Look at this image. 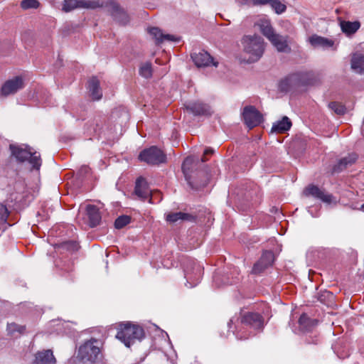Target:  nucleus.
Listing matches in <instances>:
<instances>
[{"instance_id": "41", "label": "nucleus", "mask_w": 364, "mask_h": 364, "mask_svg": "<svg viewBox=\"0 0 364 364\" xmlns=\"http://www.w3.org/2000/svg\"><path fill=\"white\" fill-rule=\"evenodd\" d=\"M1 210H4L5 212V214H6V216L7 217L8 216V210H7V208L5 207V206H1Z\"/></svg>"}, {"instance_id": "40", "label": "nucleus", "mask_w": 364, "mask_h": 364, "mask_svg": "<svg viewBox=\"0 0 364 364\" xmlns=\"http://www.w3.org/2000/svg\"><path fill=\"white\" fill-rule=\"evenodd\" d=\"M213 149H210V148H208V149H206L205 151H204V154H203V156L202 157L201 159V161L203 162H205L207 161V159L205 158V155H208V154H212L213 153Z\"/></svg>"}, {"instance_id": "33", "label": "nucleus", "mask_w": 364, "mask_h": 364, "mask_svg": "<svg viewBox=\"0 0 364 364\" xmlns=\"http://www.w3.org/2000/svg\"><path fill=\"white\" fill-rule=\"evenodd\" d=\"M139 74L143 77L149 78L152 75L151 64L150 63H145L139 68Z\"/></svg>"}, {"instance_id": "26", "label": "nucleus", "mask_w": 364, "mask_h": 364, "mask_svg": "<svg viewBox=\"0 0 364 364\" xmlns=\"http://www.w3.org/2000/svg\"><path fill=\"white\" fill-rule=\"evenodd\" d=\"M87 215L89 218L90 225L95 227L101 220L99 209L94 205H88L86 207Z\"/></svg>"}, {"instance_id": "17", "label": "nucleus", "mask_w": 364, "mask_h": 364, "mask_svg": "<svg viewBox=\"0 0 364 364\" xmlns=\"http://www.w3.org/2000/svg\"><path fill=\"white\" fill-rule=\"evenodd\" d=\"M149 33L155 40L156 44H161L165 41H179L180 38L173 35L164 34L161 29L157 27H151L148 29Z\"/></svg>"}, {"instance_id": "2", "label": "nucleus", "mask_w": 364, "mask_h": 364, "mask_svg": "<svg viewBox=\"0 0 364 364\" xmlns=\"http://www.w3.org/2000/svg\"><path fill=\"white\" fill-rule=\"evenodd\" d=\"M242 43L244 51L250 55L248 63L258 60L264 50V43L259 36H246L242 38Z\"/></svg>"}, {"instance_id": "22", "label": "nucleus", "mask_w": 364, "mask_h": 364, "mask_svg": "<svg viewBox=\"0 0 364 364\" xmlns=\"http://www.w3.org/2000/svg\"><path fill=\"white\" fill-rule=\"evenodd\" d=\"M309 41L314 48H321L323 49L333 47L334 45L333 40L316 34L309 37Z\"/></svg>"}, {"instance_id": "14", "label": "nucleus", "mask_w": 364, "mask_h": 364, "mask_svg": "<svg viewBox=\"0 0 364 364\" xmlns=\"http://www.w3.org/2000/svg\"><path fill=\"white\" fill-rule=\"evenodd\" d=\"M191 58L197 67H207L210 65L217 67L218 63L214 61L213 58L206 51H200L191 55Z\"/></svg>"}, {"instance_id": "7", "label": "nucleus", "mask_w": 364, "mask_h": 364, "mask_svg": "<svg viewBox=\"0 0 364 364\" xmlns=\"http://www.w3.org/2000/svg\"><path fill=\"white\" fill-rule=\"evenodd\" d=\"M139 159L151 165H159L162 163H165L166 161V154L156 146H151L149 149L143 150L139 156Z\"/></svg>"}, {"instance_id": "27", "label": "nucleus", "mask_w": 364, "mask_h": 364, "mask_svg": "<svg viewBox=\"0 0 364 364\" xmlns=\"http://www.w3.org/2000/svg\"><path fill=\"white\" fill-rule=\"evenodd\" d=\"M193 219V217L191 215L183 212L169 213L166 216V221L173 224Z\"/></svg>"}, {"instance_id": "19", "label": "nucleus", "mask_w": 364, "mask_h": 364, "mask_svg": "<svg viewBox=\"0 0 364 364\" xmlns=\"http://www.w3.org/2000/svg\"><path fill=\"white\" fill-rule=\"evenodd\" d=\"M350 68L358 74L364 75V53L356 52L352 54L350 58Z\"/></svg>"}, {"instance_id": "4", "label": "nucleus", "mask_w": 364, "mask_h": 364, "mask_svg": "<svg viewBox=\"0 0 364 364\" xmlns=\"http://www.w3.org/2000/svg\"><path fill=\"white\" fill-rule=\"evenodd\" d=\"M312 75L311 73L308 72L291 74L281 80L279 83V89L282 92H287L297 86L309 85L311 83Z\"/></svg>"}, {"instance_id": "16", "label": "nucleus", "mask_w": 364, "mask_h": 364, "mask_svg": "<svg viewBox=\"0 0 364 364\" xmlns=\"http://www.w3.org/2000/svg\"><path fill=\"white\" fill-rule=\"evenodd\" d=\"M134 193L141 200H145L149 198V202L151 203V191L149 188L147 183L144 178L141 177L137 178Z\"/></svg>"}, {"instance_id": "30", "label": "nucleus", "mask_w": 364, "mask_h": 364, "mask_svg": "<svg viewBox=\"0 0 364 364\" xmlns=\"http://www.w3.org/2000/svg\"><path fill=\"white\" fill-rule=\"evenodd\" d=\"M300 328L304 331H310L317 324L316 319H311L306 314H302L299 319Z\"/></svg>"}, {"instance_id": "32", "label": "nucleus", "mask_w": 364, "mask_h": 364, "mask_svg": "<svg viewBox=\"0 0 364 364\" xmlns=\"http://www.w3.org/2000/svg\"><path fill=\"white\" fill-rule=\"evenodd\" d=\"M328 107L336 114L343 115L346 109L343 105L337 102H331L328 104Z\"/></svg>"}, {"instance_id": "1", "label": "nucleus", "mask_w": 364, "mask_h": 364, "mask_svg": "<svg viewBox=\"0 0 364 364\" xmlns=\"http://www.w3.org/2000/svg\"><path fill=\"white\" fill-rule=\"evenodd\" d=\"M144 337V331L142 327L130 322L121 323L116 335V338L128 348L136 341H141Z\"/></svg>"}, {"instance_id": "31", "label": "nucleus", "mask_w": 364, "mask_h": 364, "mask_svg": "<svg viewBox=\"0 0 364 364\" xmlns=\"http://www.w3.org/2000/svg\"><path fill=\"white\" fill-rule=\"evenodd\" d=\"M25 331V326L19 325L16 323H8L7 325V331L11 336L14 335L16 333H18L19 334L23 333Z\"/></svg>"}, {"instance_id": "9", "label": "nucleus", "mask_w": 364, "mask_h": 364, "mask_svg": "<svg viewBox=\"0 0 364 364\" xmlns=\"http://www.w3.org/2000/svg\"><path fill=\"white\" fill-rule=\"evenodd\" d=\"M241 323L255 330L262 331L264 328V318L258 313L247 312L244 314L241 317Z\"/></svg>"}, {"instance_id": "29", "label": "nucleus", "mask_w": 364, "mask_h": 364, "mask_svg": "<svg viewBox=\"0 0 364 364\" xmlns=\"http://www.w3.org/2000/svg\"><path fill=\"white\" fill-rule=\"evenodd\" d=\"M340 26L341 31L346 35L355 33L360 27V23L358 21L351 22L346 21H341Z\"/></svg>"}, {"instance_id": "28", "label": "nucleus", "mask_w": 364, "mask_h": 364, "mask_svg": "<svg viewBox=\"0 0 364 364\" xmlns=\"http://www.w3.org/2000/svg\"><path fill=\"white\" fill-rule=\"evenodd\" d=\"M193 163V159L191 156L187 157L183 161V163L182 164V171L185 176V178L188 183L189 184L190 187L193 189L198 190L200 186H194L192 181H191V176H189V170L191 168V166Z\"/></svg>"}, {"instance_id": "13", "label": "nucleus", "mask_w": 364, "mask_h": 364, "mask_svg": "<svg viewBox=\"0 0 364 364\" xmlns=\"http://www.w3.org/2000/svg\"><path fill=\"white\" fill-rule=\"evenodd\" d=\"M274 259V253L271 251H265L263 252L260 259L256 262L252 269V273L258 274L262 273L268 267L272 265Z\"/></svg>"}, {"instance_id": "8", "label": "nucleus", "mask_w": 364, "mask_h": 364, "mask_svg": "<svg viewBox=\"0 0 364 364\" xmlns=\"http://www.w3.org/2000/svg\"><path fill=\"white\" fill-rule=\"evenodd\" d=\"M242 117L245 124L252 129L258 126L262 121L261 113L253 106H246L242 112Z\"/></svg>"}, {"instance_id": "12", "label": "nucleus", "mask_w": 364, "mask_h": 364, "mask_svg": "<svg viewBox=\"0 0 364 364\" xmlns=\"http://www.w3.org/2000/svg\"><path fill=\"white\" fill-rule=\"evenodd\" d=\"M24 86L23 81L21 77L17 76L11 80H7L1 89V95L3 96H8L9 95L15 94L19 90H21Z\"/></svg>"}, {"instance_id": "15", "label": "nucleus", "mask_w": 364, "mask_h": 364, "mask_svg": "<svg viewBox=\"0 0 364 364\" xmlns=\"http://www.w3.org/2000/svg\"><path fill=\"white\" fill-rule=\"evenodd\" d=\"M288 36H282L275 32L269 41L278 52L289 53L291 48L288 44Z\"/></svg>"}, {"instance_id": "24", "label": "nucleus", "mask_w": 364, "mask_h": 364, "mask_svg": "<svg viewBox=\"0 0 364 364\" xmlns=\"http://www.w3.org/2000/svg\"><path fill=\"white\" fill-rule=\"evenodd\" d=\"M88 90L92 100H99L102 98V92L100 87V81L97 77H92L89 80Z\"/></svg>"}, {"instance_id": "20", "label": "nucleus", "mask_w": 364, "mask_h": 364, "mask_svg": "<svg viewBox=\"0 0 364 364\" xmlns=\"http://www.w3.org/2000/svg\"><path fill=\"white\" fill-rule=\"evenodd\" d=\"M56 359L51 350L38 351L35 355V360L32 364H55Z\"/></svg>"}, {"instance_id": "3", "label": "nucleus", "mask_w": 364, "mask_h": 364, "mask_svg": "<svg viewBox=\"0 0 364 364\" xmlns=\"http://www.w3.org/2000/svg\"><path fill=\"white\" fill-rule=\"evenodd\" d=\"M102 347L100 340L92 338L80 346L78 358L83 362L95 363L99 359Z\"/></svg>"}, {"instance_id": "43", "label": "nucleus", "mask_w": 364, "mask_h": 364, "mask_svg": "<svg viewBox=\"0 0 364 364\" xmlns=\"http://www.w3.org/2000/svg\"><path fill=\"white\" fill-rule=\"evenodd\" d=\"M360 210L364 211V203L361 205Z\"/></svg>"}, {"instance_id": "38", "label": "nucleus", "mask_w": 364, "mask_h": 364, "mask_svg": "<svg viewBox=\"0 0 364 364\" xmlns=\"http://www.w3.org/2000/svg\"><path fill=\"white\" fill-rule=\"evenodd\" d=\"M61 247L70 252H75L78 250L79 245L75 241H68L61 245Z\"/></svg>"}, {"instance_id": "44", "label": "nucleus", "mask_w": 364, "mask_h": 364, "mask_svg": "<svg viewBox=\"0 0 364 364\" xmlns=\"http://www.w3.org/2000/svg\"><path fill=\"white\" fill-rule=\"evenodd\" d=\"M363 123H364V120H363Z\"/></svg>"}, {"instance_id": "21", "label": "nucleus", "mask_w": 364, "mask_h": 364, "mask_svg": "<svg viewBox=\"0 0 364 364\" xmlns=\"http://www.w3.org/2000/svg\"><path fill=\"white\" fill-rule=\"evenodd\" d=\"M358 156L355 154H350L348 156L341 159L338 162L333 166L332 173H339L348 166H352L357 160Z\"/></svg>"}, {"instance_id": "34", "label": "nucleus", "mask_w": 364, "mask_h": 364, "mask_svg": "<svg viewBox=\"0 0 364 364\" xmlns=\"http://www.w3.org/2000/svg\"><path fill=\"white\" fill-rule=\"evenodd\" d=\"M269 5L277 14L284 13L287 9V6L279 0H270Z\"/></svg>"}, {"instance_id": "23", "label": "nucleus", "mask_w": 364, "mask_h": 364, "mask_svg": "<svg viewBox=\"0 0 364 364\" xmlns=\"http://www.w3.org/2000/svg\"><path fill=\"white\" fill-rule=\"evenodd\" d=\"M291 125V122L289 118L284 116L281 120L273 124L271 132L276 134L284 133L290 129Z\"/></svg>"}, {"instance_id": "25", "label": "nucleus", "mask_w": 364, "mask_h": 364, "mask_svg": "<svg viewBox=\"0 0 364 364\" xmlns=\"http://www.w3.org/2000/svg\"><path fill=\"white\" fill-rule=\"evenodd\" d=\"M255 26H257L260 32L268 40L275 33V31L272 26L271 21L268 19H259Z\"/></svg>"}, {"instance_id": "10", "label": "nucleus", "mask_w": 364, "mask_h": 364, "mask_svg": "<svg viewBox=\"0 0 364 364\" xmlns=\"http://www.w3.org/2000/svg\"><path fill=\"white\" fill-rule=\"evenodd\" d=\"M185 107L195 116H210L212 114L210 107L198 100L186 103Z\"/></svg>"}, {"instance_id": "6", "label": "nucleus", "mask_w": 364, "mask_h": 364, "mask_svg": "<svg viewBox=\"0 0 364 364\" xmlns=\"http://www.w3.org/2000/svg\"><path fill=\"white\" fill-rule=\"evenodd\" d=\"M102 5L101 0H64L62 10L68 13L76 9H96Z\"/></svg>"}, {"instance_id": "39", "label": "nucleus", "mask_w": 364, "mask_h": 364, "mask_svg": "<svg viewBox=\"0 0 364 364\" xmlns=\"http://www.w3.org/2000/svg\"><path fill=\"white\" fill-rule=\"evenodd\" d=\"M270 0H249L247 4L249 6H264L269 4Z\"/></svg>"}, {"instance_id": "11", "label": "nucleus", "mask_w": 364, "mask_h": 364, "mask_svg": "<svg viewBox=\"0 0 364 364\" xmlns=\"http://www.w3.org/2000/svg\"><path fill=\"white\" fill-rule=\"evenodd\" d=\"M304 195L306 196H312L328 204L331 203L333 200V196L331 194L326 193L324 190L313 184L308 186L304 190Z\"/></svg>"}, {"instance_id": "18", "label": "nucleus", "mask_w": 364, "mask_h": 364, "mask_svg": "<svg viewBox=\"0 0 364 364\" xmlns=\"http://www.w3.org/2000/svg\"><path fill=\"white\" fill-rule=\"evenodd\" d=\"M9 148L11 155L18 162H24L31 156V149H28L27 146L23 147L19 145L11 144Z\"/></svg>"}, {"instance_id": "42", "label": "nucleus", "mask_w": 364, "mask_h": 364, "mask_svg": "<svg viewBox=\"0 0 364 364\" xmlns=\"http://www.w3.org/2000/svg\"><path fill=\"white\" fill-rule=\"evenodd\" d=\"M237 337L239 339L242 340V339H247L249 336H242L237 335Z\"/></svg>"}, {"instance_id": "37", "label": "nucleus", "mask_w": 364, "mask_h": 364, "mask_svg": "<svg viewBox=\"0 0 364 364\" xmlns=\"http://www.w3.org/2000/svg\"><path fill=\"white\" fill-rule=\"evenodd\" d=\"M40 6L38 0H23L21 6L23 9H37Z\"/></svg>"}, {"instance_id": "35", "label": "nucleus", "mask_w": 364, "mask_h": 364, "mask_svg": "<svg viewBox=\"0 0 364 364\" xmlns=\"http://www.w3.org/2000/svg\"><path fill=\"white\" fill-rule=\"evenodd\" d=\"M28 161L31 164H32L33 167L36 169H39L41 166V159L40 154H38L36 152H32L31 151V156L28 157Z\"/></svg>"}, {"instance_id": "36", "label": "nucleus", "mask_w": 364, "mask_h": 364, "mask_svg": "<svg viewBox=\"0 0 364 364\" xmlns=\"http://www.w3.org/2000/svg\"><path fill=\"white\" fill-rule=\"evenodd\" d=\"M131 221V218L127 215H121L118 217L114 222V227L117 229H121L128 225Z\"/></svg>"}, {"instance_id": "5", "label": "nucleus", "mask_w": 364, "mask_h": 364, "mask_svg": "<svg viewBox=\"0 0 364 364\" xmlns=\"http://www.w3.org/2000/svg\"><path fill=\"white\" fill-rule=\"evenodd\" d=\"M102 5L100 8H105L111 16L122 25H127L129 22V16L119 4L114 0H101Z\"/></svg>"}]
</instances>
